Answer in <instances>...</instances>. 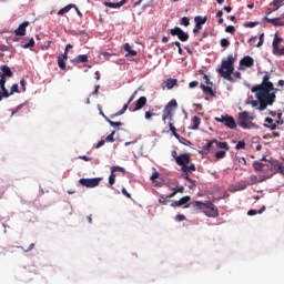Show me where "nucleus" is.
Here are the masks:
<instances>
[{
    "mask_svg": "<svg viewBox=\"0 0 284 284\" xmlns=\"http://www.w3.org/2000/svg\"><path fill=\"white\" fill-rule=\"evenodd\" d=\"M281 43H283V38H278V36H275L273 40V54L275 57H284V47H281Z\"/></svg>",
    "mask_w": 284,
    "mask_h": 284,
    "instance_id": "9",
    "label": "nucleus"
},
{
    "mask_svg": "<svg viewBox=\"0 0 284 284\" xmlns=\"http://www.w3.org/2000/svg\"><path fill=\"white\" fill-rule=\"evenodd\" d=\"M124 50L125 52H128L125 57H136V51L132 50V47L130 45V43L124 44Z\"/></svg>",
    "mask_w": 284,
    "mask_h": 284,
    "instance_id": "24",
    "label": "nucleus"
},
{
    "mask_svg": "<svg viewBox=\"0 0 284 284\" xmlns=\"http://www.w3.org/2000/svg\"><path fill=\"white\" fill-rule=\"evenodd\" d=\"M264 37H265V33H262L261 36H260V40H258V42H257V44H256V48H261V45H263V42H264Z\"/></svg>",
    "mask_w": 284,
    "mask_h": 284,
    "instance_id": "53",
    "label": "nucleus"
},
{
    "mask_svg": "<svg viewBox=\"0 0 284 284\" xmlns=\"http://www.w3.org/2000/svg\"><path fill=\"white\" fill-rule=\"evenodd\" d=\"M170 34L172 37H178L182 42L189 41L190 34H187L183 29L180 27H174L173 29L170 30Z\"/></svg>",
    "mask_w": 284,
    "mask_h": 284,
    "instance_id": "10",
    "label": "nucleus"
},
{
    "mask_svg": "<svg viewBox=\"0 0 284 284\" xmlns=\"http://www.w3.org/2000/svg\"><path fill=\"white\" fill-rule=\"evenodd\" d=\"M136 94H139V91H134L133 94L129 98L126 102L129 105L134 101V99L136 98Z\"/></svg>",
    "mask_w": 284,
    "mask_h": 284,
    "instance_id": "56",
    "label": "nucleus"
},
{
    "mask_svg": "<svg viewBox=\"0 0 284 284\" xmlns=\"http://www.w3.org/2000/svg\"><path fill=\"white\" fill-rule=\"evenodd\" d=\"M265 211V205L261 207V210L256 211V210H250L247 212L248 216H256V214H263Z\"/></svg>",
    "mask_w": 284,
    "mask_h": 284,
    "instance_id": "32",
    "label": "nucleus"
},
{
    "mask_svg": "<svg viewBox=\"0 0 284 284\" xmlns=\"http://www.w3.org/2000/svg\"><path fill=\"white\" fill-rule=\"evenodd\" d=\"M192 201V197L190 195L183 196L179 201H174L171 204V207H181V205H186V203H190Z\"/></svg>",
    "mask_w": 284,
    "mask_h": 284,
    "instance_id": "16",
    "label": "nucleus"
},
{
    "mask_svg": "<svg viewBox=\"0 0 284 284\" xmlns=\"http://www.w3.org/2000/svg\"><path fill=\"white\" fill-rule=\"evenodd\" d=\"M111 172H113L114 174H116V172H125V169L121 168V166H112L111 168Z\"/></svg>",
    "mask_w": 284,
    "mask_h": 284,
    "instance_id": "50",
    "label": "nucleus"
},
{
    "mask_svg": "<svg viewBox=\"0 0 284 284\" xmlns=\"http://www.w3.org/2000/svg\"><path fill=\"white\" fill-rule=\"evenodd\" d=\"M267 179H272V174L263 175L260 180L256 175H251L250 181L252 185H256V183H263V181H267Z\"/></svg>",
    "mask_w": 284,
    "mask_h": 284,
    "instance_id": "18",
    "label": "nucleus"
},
{
    "mask_svg": "<svg viewBox=\"0 0 284 284\" xmlns=\"http://www.w3.org/2000/svg\"><path fill=\"white\" fill-rule=\"evenodd\" d=\"M125 3H128V0H121L120 2H104V6L106 8L116 9L121 8L122 6H125Z\"/></svg>",
    "mask_w": 284,
    "mask_h": 284,
    "instance_id": "22",
    "label": "nucleus"
},
{
    "mask_svg": "<svg viewBox=\"0 0 284 284\" xmlns=\"http://www.w3.org/2000/svg\"><path fill=\"white\" fill-rule=\"evenodd\" d=\"M194 21H195V24H197V26H204V23L207 22V18L206 17L203 18L201 16H196L194 18Z\"/></svg>",
    "mask_w": 284,
    "mask_h": 284,
    "instance_id": "31",
    "label": "nucleus"
},
{
    "mask_svg": "<svg viewBox=\"0 0 284 284\" xmlns=\"http://www.w3.org/2000/svg\"><path fill=\"white\" fill-rule=\"evenodd\" d=\"M264 21L266 23H272V26H275L277 28H283V26H284V21L281 18H268V17H265Z\"/></svg>",
    "mask_w": 284,
    "mask_h": 284,
    "instance_id": "12",
    "label": "nucleus"
},
{
    "mask_svg": "<svg viewBox=\"0 0 284 284\" xmlns=\"http://www.w3.org/2000/svg\"><path fill=\"white\" fill-rule=\"evenodd\" d=\"M202 29H203V27L201 24H195V27L193 29V33L199 34V32H201Z\"/></svg>",
    "mask_w": 284,
    "mask_h": 284,
    "instance_id": "57",
    "label": "nucleus"
},
{
    "mask_svg": "<svg viewBox=\"0 0 284 284\" xmlns=\"http://www.w3.org/2000/svg\"><path fill=\"white\" fill-rule=\"evenodd\" d=\"M253 168H254V170H255L256 172H263L267 166H265L264 163H261V162H258V161H255V162L253 163Z\"/></svg>",
    "mask_w": 284,
    "mask_h": 284,
    "instance_id": "27",
    "label": "nucleus"
},
{
    "mask_svg": "<svg viewBox=\"0 0 284 284\" xmlns=\"http://www.w3.org/2000/svg\"><path fill=\"white\" fill-rule=\"evenodd\" d=\"M170 202L169 197L165 195H160L159 196V204L160 205H168V203Z\"/></svg>",
    "mask_w": 284,
    "mask_h": 284,
    "instance_id": "38",
    "label": "nucleus"
},
{
    "mask_svg": "<svg viewBox=\"0 0 284 284\" xmlns=\"http://www.w3.org/2000/svg\"><path fill=\"white\" fill-rule=\"evenodd\" d=\"M145 105H148V98L140 97L135 101V108L133 109V112H139V110H143V108H145Z\"/></svg>",
    "mask_w": 284,
    "mask_h": 284,
    "instance_id": "11",
    "label": "nucleus"
},
{
    "mask_svg": "<svg viewBox=\"0 0 284 284\" xmlns=\"http://www.w3.org/2000/svg\"><path fill=\"white\" fill-rule=\"evenodd\" d=\"M88 54H80L75 57L73 60H71V63H73V65H79V63H88Z\"/></svg>",
    "mask_w": 284,
    "mask_h": 284,
    "instance_id": "19",
    "label": "nucleus"
},
{
    "mask_svg": "<svg viewBox=\"0 0 284 284\" xmlns=\"http://www.w3.org/2000/svg\"><path fill=\"white\" fill-rule=\"evenodd\" d=\"M0 101H3V99H8V89H6V81L7 79H10L13 77L12 69L10 67L3 64L0 67Z\"/></svg>",
    "mask_w": 284,
    "mask_h": 284,
    "instance_id": "3",
    "label": "nucleus"
},
{
    "mask_svg": "<svg viewBox=\"0 0 284 284\" xmlns=\"http://www.w3.org/2000/svg\"><path fill=\"white\" fill-rule=\"evenodd\" d=\"M103 181V178H91L85 179L82 178L79 180V184L82 185V187H99V184Z\"/></svg>",
    "mask_w": 284,
    "mask_h": 284,
    "instance_id": "7",
    "label": "nucleus"
},
{
    "mask_svg": "<svg viewBox=\"0 0 284 284\" xmlns=\"http://www.w3.org/2000/svg\"><path fill=\"white\" fill-rule=\"evenodd\" d=\"M182 179H185V181H189V183L193 181V180L190 178V174H189L187 172H184V173L182 174Z\"/></svg>",
    "mask_w": 284,
    "mask_h": 284,
    "instance_id": "59",
    "label": "nucleus"
},
{
    "mask_svg": "<svg viewBox=\"0 0 284 284\" xmlns=\"http://www.w3.org/2000/svg\"><path fill=\"white\" fill-rule=\"evenodd\" d=\"M155 115V113H152L150 111H146L144 113V119H146V121H150V119H152Z\"/></svg>",
    "mask_w": 284,
    "mask_h": 284,
    "instance_id": "54",
    "label": "nucleus"
},
{
    "mask_svg": "<svg viewBox=\"0 0 284 284\" xmlns=\"http://www.w3.org/2000/svg\"><path fill=\"white\" fill-rule=\"evenodd\" d=\"M273 124H275V130H276V128H278V125L284 124V121L283 120H277V121L273 122Z\"/></svg>",
    "mask_w": 284,
    "mask_h": 284,
    "instance_id": "62",
    "label": "nucleus"
},
{
    "mask_svg": "<svg viewBox=\"0 0 284 284\" xmlns=\"http://www.w3.org/2000/svg\"><path fill=\"white\" fill-rule=\"evenodd\" d=\"M30 26V22H22L14 31L16 37H26V28Z\"/></svg>",
    "mask_w": 284,
    "mask_h": 284,
    "instance_id": "14",
    "label": "nucleus"
},
{
    "mask_svg": "<svg viewBox=\"0 0 284 284\" xmlns=\"http://www.w3.org/2000/svg\"><path fill=\"white\" fill-rule=\"evenodd\" d=\"M105 140H101L98 142V144L95 145L97 150H99V148H103V145H105Z\"/></svg>",
    "mask_w": 284,
    "mask_h": 284,
    "instance_id": "61",
    "label": "nucleus"
},
{
    "mask_svg": "<svg viewBox=\"0 0 284 284\" xmlns=\"http://www.w3.org/2000/svg\"><path fill=\"white\" fill-rule=\"evenodd\" d=\"M266 128H270L271 130H276V124L274 123V120L272 118L265 119Z\"/></svg>",
    "mask_w": 284,
    "mask_h": 284,
    "instance_id": "33",
    "label": "nucleus"
},
{
    "mask_svg": "<svg viewBox=\"0 0 284 284\" xmlns=\"http://www.w3.org/2000/svg\"><path fill=\"white\" fill-rule=\"evenodd\" d=\"M271 6H274L273 12H276V10H278V8H283L284 0H273Z\"/></svg>",
    "mask_w": 284,
    "mask_h": 284,
    "instance_id": "30",
    "label": "nucleus"
},
{
    "mask_svg": "<svg viewBox=\"0 0 284 284\" xmlns=\"http://www.w3.org/2000/svg\"><path fill=\"white\" fill-rule=\"evenodd\" d=\"M169 128L172 131L173 136H175V139H181V135L176 133V126L172 122H169Z\"/></svg>",
    "mask_w": 284,
    "mask_h": 284,
    "instance_id": "35",
    "label": "nucleus"
},
{
    "mask_svg": "<svg viewBox=\"0 0 284 284\" xmlns=\"http://www.w3.org/2000/svg\"><path fill=\"white\" fill-rule=\"evenodd\" d=\"M173 190L175 191V194H183V192H185V187L183 186H176Z\"/></svg>",
    "mask_w": 284,
    "mask_h": 284,
    "instance_id": "55",
    "label": "nucleus"
},
{
    "mask_svg": "<svg viewBox=\"0 0 284 284\" xmlns=\"http://www.w3.org/2000/svg\"><path fill=\"white\" fill-rule=\"evenodd\" d=\"M189 88L194 89V88H199V81H192L189 83Z\"/></svg>",
    "mask_w": 284,
    "mask_h": 284,
    "instance_id": "60",
    "label": "nucleus"
},
{
    "mask_svg": "<svg viewBox=\"0 0 284 284\" xmlns=\"http://www.w3.org/2000/svg\"><path fill=\"white\" fill-rule=\"evenodd\" d=\"M262 172L266 174L265 176H267L268 174H272V176H274V174H282V176H284L283 165L278 164L277 162L266 163L265 169L262 170Z\"/></svg>",
    "mask_w": 284,
    "mask_h": 284,
    "instance_id": "6",
    "label": "nucleus"
},
{
    "mask_svg": "<svg viewBox=\"0 0 284 284\" xmlns=\"http://www.w3.org/2000/svg\"><path fill=\"white\" fill-rule=\"evenodd\" d=\"M224 125L226 128H230V130H236V120H234L232 115L226 114V120L224 122Z\"/></svg>",
    "mask_w": 284,
    "mask_h": 284,
    "instance_id": "20",
    "label": "nucleus"
},
{
    "mask_svg": "<svg viewBox=\"0 0 284 284\" xmlns=\"http://www.w3.org/2000/svg\"><path fill=\"white\" fill-rule=\"evenodd\" d=\"M225 156H227V153L225 151H217L215 153V158L219 159H225Z\"/></svg>",
    "mask_w": 284,
    "mask_h": 284,
    "instance_id": "44",
    "label": "nucleus"
},
{
    "mask_svg": "<svg viewBox=\"0 0 284 284\" xmlns=\"http://www.w3.org/2000/svg\"><path fill=\"white\" fill-rule=\"evenodd\" d=\"M201 90L204 92V94H209V97H214V90H212L211 87L201 84Z\"/></svg>",
    "mask_w": 284,
    "mask_h": 284,
    "instance_id": "28",
    "label": "nucleus"
},
{
    "mask_svg": "<svg viewBox=\"0 0 284 284\" xmlns=\"http://www.w3.org/2000/svg\"><path fill=\"white\" fill-rule=\"evenodd\" d=\"M65 61H68V52L65 51L63 54L58 57V65L60 70H65Z\"/></svg>",
    "mask_w": 284,
    "mask_h": 284,
    "instance_id": "21",
    "label": "nucleus"
},
{
    "mask_svg": "<svg viewBox=\"0 0 284 284\" xmlns=\"http://www.w3.org/2000/svg\"><path fill=\"white\" fill-rule=\"evenodd\" d=\"M175 162L178 163V165H181L182 168H184V165H187L190 163V155L183 153V154H180Z\"/></svg>",
    "mask_w": 284,
    "mask_h": 284,
    "instance_id": "15",
    "label": "nucleus"
},
{
    "mask_svg": "<svg viewBox=\"0 0 284 284\" xmlns=\"http://www.w3.org/2000/svg\"><path fill=\"white\" fill-rule=\"evenodd\" d=\"M214 143H216V140L209 141L207 144L204 146V150L210 152V150H212V145H214Z\"/></svg>",
    "mask_w": 284,
    "mask_h": 284,
    "instance_id": "48",
    "label": "nucleus"
},
{
    "mask_svg": "<svg viewBox=\"0 0 284 284\" xmlns=\"http://www.w3.org/2000/svg\"><path fill=\"white\" fill-rule=\"evenodd\" d=\"M252 92H256V99L260 101L258 110L263 112L267 109V105H274L278 89L274 88V83L270 82V75L266 74L260 85L252 88Z\"/></svg>",
    "mask_w": 284,
    "mask_h": 284,
    "instance_id": "1",
    "label": "nucleus"
},
{
    "mask_svg": "<svg viewBox=\"0 0 284 284\" xmlns=\"http://www.w3.org/2000/svg\"><path fill=\"white\" fill-rule=\"evenodd\" d=\"M239 163H241L242 165H247V160H245V158H239Z\"/></svg>",
    "mask_w": 284,
    "mask_h": 284,
    "instance_id": "63",
    "label": "nucleus"
},
{
    "mask_svg": "<svg viewBox=\"0 0 284 284\" xmlns=\"http://www.w3.org/2000/svg\"><path fill=\"white\" fill-rule=\"evenodd\" d=\"M225 32H227L229 34H234V32H236V28H234V26H227L225 28Z\"/></svg>",
    "mask_w": 284,
    "mask_h": 284,
    "instance_id": "49",
    "label": "nucleus"
},
{
    "mask_svg": "<svg viewBox=\"0 0 284 284\" xmlns=\"http://www.w3.org/2000/svg\"><path fill=\"white\" fill-rule=\"evenodd\" d=\"M216 146L220 148V150H230V144L227 142H219L216 141Z\"/></svg>",
    "mask_w": 284,
    "mask_h": 284,
    "instance_id": "37",
    "label": "nucleus"
},
{
    "mask_svg": "<svg viewBox=\"0 0 284 284\" xmlns=\"http://www.w3.org/2000/svg\"><path fill=\"white\" fill-rule=\"evenodd\" d=\"M227 119V114L226 115H221L220 118H215L216 123H225V120Z\"/></svg>",
    "mask_w": 284,
    "mask_h": 284,
    "instance_id": "51",
    "label": "nucleus"
},
{
    "mask_svg": "<svg viewBox=\"0 0 284 284\" xmlns=\"http://www.w3.org/2000/svg\"><path fill=\"white\" fill-rule=\"evenodd\" d=\"M178 83H179V80L172 79V78L164 81L165 88H168V90H172V88H174V85H176Z\"/></svg>",
    "mask_w": 284,
    "mask_h": 284,
    "instance_id": "23",
    "label": "nucleus"
},
{
    "mask_svg": "<svg viewBox=\"0 0 284 284\" xmlns=\"http://www.w3.org/2000/svg\"><path fill=\"white\" fill-rule=\"evenodd\" d=\"M129 108H130V104L126 102L120 111L111 115V119H114V116H121V114H125Z\"/></svg>",
    "mask_w": 284,
    "mask_h": 284,
    "instance_id": "29",
    "label": "nucleus"
},
{
    "mask_svg": "<svg viewBox=\"0 0 284 284\" xmlns=\"http://www.w3.org/2000/svg\"><path fill=\"white\" fill-rule=\"evenodd\" d=\"M178 139H179L180 143H183V145H187V146L192 145V142L185 138L180 136Z\"/></svg>",
    "mask_w": 284,
    "mask_h": 284,
    "instance_id": "47",
    "label": "nucleus"
},
{
    "mask_svg": "<svg viewBox=\"0 0 284 284\" xmlns=\"http://www.w3.org/2000/svg\"><path fill=\"white\" fill-rule=\"evenodd\" d=\"M254 116L250 115V112L244 111L239 113L237 116V125L242 128V130H252L254 128Z\"/></svg>",
    "mask_w": 284,
    "mask_h": 284,
    "instance_id": "4",
    "label": "nucleus"
},
{
    "mask_svg": "<svg viewBox=\"0 0 284 284\" xmlns=\"http://www.w3.org/2000/svg\"><path fill=\"white\" fill-rule=\"evenodd\" d=\"M258 26V22H246L244 23V28H256Z\"/></svg>",
    "mask_w": 284,
    "mask_h": 284,
    "instance_id": "52",
    "label": "nucleus"
},
{
    "mask_svg": "<svg viewBox=\"0 0 284 284\" xmlns=\"http://www.w3.org/2000/svg\"><path fill=\"white\" fill-rule=\"evenodd\" d=\"M206 202L193 201L189 203L185 207H193L194 210H200V212H204Z\"/></svg>",
    "mask_w": 284,
    "mask_h": 284,
    "instance_id": "13",
    "label": "nucleus"
},
{
    "mask_svg": "<svg viewBox=\"0 0 284 284\" xmlns=\"http://www.w3.org/2000/svg\"><path fill=\"white\" fill-rule=\"evenodd\" d=\"M114 134H116L115 131H113L111 134H109L106 138H105V142L106 143H114Z\"/></svg>",
    "mask_w": 284,
    "mask_h": 284,
    "instance_id": "43",
    "label": "nucleus"
},
{
    "mask_svg": "<svg viewBox=\"0 0 284 284\" xmlns=\"http://www.w3.org/2000/svg\"><path fill=\"white\" fill-rule=\"evenodd\" d=\"M22 48H24V50H28V48H34V39L31 38L28 43L22 44Z\"/></svg>",
    "mask_w": 284,
    "mask_h": 284,
    "instance_id": "42",
    "label": "nucleus"
},
{
    "mask_svg": "<svg viewBox=\"0 0 284 284\" xmlns=\"http://www.w3.org/2000/svg\"><path fill=\"white\" fill-rule=\"evenodd\" d=\"M180 24H181V26H185V28H187V26H190V18L183 17V18L181 19Z\"/></svg>",
    "mask_w": 284,
    "mask_h": 284,
    "instance_id": "46",
    "label": "nucleus"
},
{
    "mask_svg": "<svg viewBox=\"0 0 284 284\" xmlns=\"http://www.w3.org/2000/svg\"><path fill=\"white\" fill-rule=\"evenodd\" d=\"M240 65H244V68H252L254 65V58L245 55L243 59H241Z\"/></svg>",
    "mask_w": 284,
    "mask_h": 284,
    "instance_id": "17",
    "label": "nucleus"
},
{
    "mask_svg": "<svg viewBox=\"0 0 284 284\" xmlns=\"http://www.w3.org/2000/svg\"><path fill=\"white\" fill-rule=\"evenodd\" d=\"M106 123H109L111 125V128H121V125H123L122 122H114L112 120H110L109 118H105Z\"/></svg>",
    "mask_w": 284,
    "mask_h": 284,
    "instance_id": "36",
    "label": "nucleus"
},
{
    "mask_svg": "<svg viewBox=\"0 0 284 284\" xmlns=\"http://www.w3.org/2000/svg\"><path fill=\"white\" fill-rule=\"evenodd\" d=\"M191 122H192L191 130H196L201 125V118L195 115L191 119Z\"/></svg>",
    "mask_w": 284,
    "mask_h": 284,
    "instance_id": "26",
    "label": "nucleus"
},
{
    "mask_svg": "<svg viewBox=\"0 0 284 284\" xmlns=\"http://www.w3.org/2000/svg\"><path fill=\"white\" fill-rule=\"evenodd\" d=\"M237 54H229L226 59H223L221 65L216 68L217 74L229 81L230 83H236L241 81V72L234 71V63H236Z\"/></svg>",
    "mask_w": 284,
    "mask_h": 284,
    "instance_id": "2",
    "label": "nucleus"
},
{
    "mask_svg": "<svg viewBox=\"0 0 284 284\" xmlns=\"http://www.w3.org/2000/svg\"><path fill=\"white\" fill-rule=\"evenodd\" d=\"M71 8H77V4H68V6H65L64 8L60 9L58 11V16L59 17H63V14L68 13Z\"/></svg>",
    "mask_w": 284,
    "mask_h": 284,
    "instance_id": "25",
    "label": "nucleus"
},
{
    "mask_svg": "<svg viewBox=\"0 0 284 284\" xmlns=\"http://www.w3.org/2000/svg\"><path fill=\"white\" fill-rule=\"evenodd\" d=\"M122 194L126 196V199H132V194H130L125 187L122 189Z\"/></svg>",
    "mask_w": 284,
    "mask_h": 284,
    "instance_id": "58",
    "label": "nucleus"
},
{
    "mask_svg": "<svg viewBox=\"0 0 284 284\" xmlns=\"http://www.w3.org/2000/svg\"><path fill=\"white\" fill-rule=\"evenodd\" d=\"M182 171L184 172H196V166L194 164H185L184 166H182Z\"/></svg>",
    "mask_w": 284,
    "mask_h": 284,
    "instance_id": "34",
    "label": "nucleus"
},
{
    "mask_svg": "<svg viewBox=\"0 0 284 284\" xmlns=\"http://www.w3.org/2000/svg\"><path fill=\"white\" fill-rule=\"evenodd\" d=\"M14 93H19V84H13L12 87H11V91L9 92L8 91V98L9 97H12V94H14Z\"/></svg>",
    "mask_w": 284,
    "mask_h": 284,
    "instance_id": "40",
    "label": "nucleus"
},
{
    "mask_svg": "<svg viewBox=\"0 0 284 284\" xmlns=\"http://www.w3.org/2000/svg\"><path fill=\"white\" fill-rule=\"evenodd\" d=\"M220 45L221 48H230V40H227V38L221 39Z\"/></svg>",
    "mask_w": 284,
    "mask_h": 284,
    "instance_id": "41",
    "label": "nucleus"
},
{
    "mask_svg": "<svg viewBox=\"0 0 284 284\" xmlns=\"http://www.w3.org/2000/svg\"><path fill=\"white\" fill-rule=\"evenodd\" d=\"M175 220L176 221H185V215H181V214H178L176 216H175Z\"/></svg>",
    "mask_w": 284,
    "mask_h": 284,
    "instance_id": "64",
    "label": "nucleus"
},
{
    "mask_svg": "<svg viewBox=\"0 0 284 284\" xmlns=\"http://www.w3.org/2000/svg\"><path fill=\"white\" fill-rule=\"evenodd\" d=\"M114 183H116V173L111 172L109 176V185H114Z\"/></svg>",
    "mask_w": 284,
    "mask_h": 284,
    "instance_id": "39",
    "label": "nucleus"
},
{
    "mask_svg": "<svg viewBox=\"0 0 284 284\" xmlns=\"http://www.w3.org/2000/svg\"><path fill=\"white\" fill-rule=\"evenodd\" d=\"M176 108H179V103L176 102V100H171L164 108L163 113H162V121L163 123H166V121H172V119H174V114L172 112H174V110H176Z\"/></svg>",
    "mask_w": 284,
    "mask_h": 284,
    "instance_id": "5",
    "label": "nucleus"
},
{
    "mask_svg": "<svg viewBox=\"0 0 284 284\" xmlns=\"http://www.w3.org/2000/svg\"><path fill=\"white\" fill-rule=\"evenodd\" d=\"M235 150H245V141H239L235 145Z\"/></svg>",
    "mask_w": 284,
    "mask_h": 284,
    "instance_id": "45",
    "label": "nucleus"
},
{
    "mask_svg": "<svg viewBox=\"0 0 284 284\" xmlns=\"http://www.w3.org/2000/svg\"><path fill=\"white\" fill-rule=\"evenodd\" d=\"M203 214L209 216L210 219H216L219 216V207L214 205L211 201H206V205L204 206Z\"/></svg>",
    "mask_w": 284,
    "mask_h": 284,
    "instance_id": "8",
    "label": "nucleus"
}]
</instances>
